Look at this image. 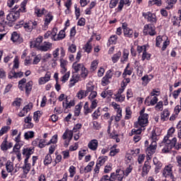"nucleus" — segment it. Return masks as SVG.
<instances>
[{"label":"nucleus","mask_w":181,"mask_h":181,"mask_svg":"<svg viewBox=\"0 0 181 181\" xmlns=\"http://www.w3.org/2000/svg\"><path fill=\"white\" fill-rule=\"evenodd\" d=\"M28 4V0H23L21 4V8L17 11H11L6 16V19L8 22H15L19 19L21 16V12H25L26 5Z\"/></svg>","instance_id":"obj_1"},{"label":"nucleus","mask_w":181,"mask_h":181,"mask_svg":"<svg viewBox=\"0 0 181 181\" xmlns=\"http://www.w3.org/2000/svg\"><path fill=\"white\" fill-rule=\"evenodd\" d=\"M72 73L80 74L82 78H86L88 76V69L86 68L84 64L74 62L72 64Z\"/></svg>","instance_id":"obj_2"},{"label":"nucleus","mask_w":181,"mask_h":181,"mask_svg":"<svg viewBox=\"0 0 181 181\" xmlns=\"http://www.w3.org/2000/svg\"><path fill=\"white\" fill-rule=\"evenodd\" d=\"M175 127H171L168 129L167 135L163 139V144H172L174 148L176 149V142H177V139L176 137L173 138V134H175Z\"/></svg>","instance_id":"obj_3"},{"label":"nucleus","mask_w":181,"mask_h":181,"mask_svg":"<svg viewBox=\"0 0 181 181\" xmlns=\"http://www.w3.org/2000/svg\"><path fill=\"white\" fill-rule=\"evenodd\" d=\"M148 124H149V115H141L138 117L137 122L134 123V127L138 128L139 125V127L145 128V127H148Z\"/></svg>","instance_id":"obj_4"},{"label":"nucleus","mask_w":181,"mask_h":181,"mask_svg":"<svg viewBox=\"0 0 181 181\" xmlns=\"http://www.w3.org/2000/svg\"><path fill=\"white\" fill-rule=\"evenodd\" d=\"M110 175L113 180L122 181L125 179V171L121 168L117 169L115 173H112Z\"/></svg>","instance_id":"obj_5"},{"label":"nucleus","mask_w":181,"mask_h":181,"mask_svg":"<svg viewBox=\"0 0 181 181\" xmlns=\"http://www.w3.org/2000/svg\"><path fill=\"white\" fill-rule=\"evenodd\" d=\"M143 33L150 36H155L156 35V27L151 23L146 24L144 27Z\"/></svg>","instance_id":"obj_6"},{"label":"nucleus","mask_w":181,"mask_h":181,"mask_svg":"<svg viewBox=\"0 0 181 181\" xmlns=\"http://www.w3.org/2000/svg\"><path fill=\"white\" fill-rule=\"evenodd\" d=\"M54 18V16H53L52 12H49L43 18L44 24L42 25L43 30H47V29H49V23H52V21H53Z\"/></svg>","instance_id":"obj_7"},{"label":"nucleus","mask_w":181,"mask_h":181,"mask_svg":"<svg viewBox=\"0 0 181 181\" xmlns=\"http://www.w3.org/2000/svg\"><path fill=\"white\" fill-rule=\"evenodd\" d=\"M65 30H66V28H64L63 30H61L57 35L56 31H54V29L52 37H51L52 40H54V42H59V40H63V39L66 37Z\"/></svg>","instance_id":"obj_8"},{"label":"nucleus","mask_w":181,"mask_h":181,"mask_svg":"<svg viewBox=\"0 0 181 181\" xmlns=\"http://www.w3.org/2000/svg\"><path fill=\"white\" fill-rule=\"evenodd\" d=\"M22 153L23 156L25 158L24 160H29L30 156L35 153V147H23Z\"/></svg>","instance_id":"obj_9"},{"label":"nucleus","mask_w":181,"mask_h":181,"mask_svg":"<svg viewBox=\"0 0 181 181\" xmlns=\"http://www.w3.org/2000/svg\"><path fill=\"white\" fill-rule=\"evenodd\" d=\"M37 21H29L23 25V28L26 32H32L33 29H36Z\"/></svg>","instance_id":"obj_10"},{"label":"nucleus","mask_w":181,"mask_h":181,"mask_svg":"<svg viewBox=\"0 0 181 181\" xmlns=\"http://www.w3.org/2000/svg\"><path fill=\"white\" fill-rule=\"evenodd\" d=\"M59 52H60V54H59ZM59 54H60V59L66 56V49H64L63 47H57L52 52V56L54 59H57Z\"/></svg>","instance_id":"obj_11"},{"label":"nucleus","mask_w":181,"mask_h":181,"mask_svg":"<svg viewBox=\"0 0 181 181\" xmlns=\"http://www.w3.org/2000/svg\"><path fill=\"white\" fill-rule=\"evenodd\" d=\"M143 16L145 19H147L148 22L151 23H156L158 19H156V15L151 12L143 13Z\"/></svg>","instance_id":"obj_12"},{"label":"nucleus","mask_w":181,"mask_h":181,"mask_svg":"<svg viewBox=\"0 0 181 181\" xmlns=\"http://www.w3.org/2000/svg\"><path fill=\"white\" fill-rule=\"evenodd\" d=\"M158 96H153L152 95H150L149 96L146 97L144 103L148 107L151 105H155L158 103Z\"/></svg>","instance_id":"obj_13"},{"label":"nucleus","mask_w":181,"mask_h":181,"mask_svg":"<svg viewBox=\"0 0 181 181\" xmlns=\"http://www.w3.org/2000/svg\"><path fill=\"white\" fill-rule=\"evenodd\" d=\"M33 146H38V148H45V146H47V141L45 139H35L33 142H32Z\"/></svg>","instance_id":"obj_14"},{"label":"nucleus","mask_w":181,"mask_h":181,"mask_svg":"<svg viewBox=\"0 0 181 181\" xmlns=\"http://www.w3.org/2000/svg\"><path fill=\"white\" fill-rule=\"evenodd\" d=\"M62 105L65 110H67L69 108H71V107H74V105H76V101L66 97L65 100L62 103Z\"/></svg>","instance_id":"obj_15"},{"label":"nucleus","mask_w":181,"mask_h":181,"mask_svg":"<svg viewBox=\"0 0 181 181\" xmlns=\"http://www.w3.org/2000/svg\"><path fill=\"white\" fill-rule=\"evenodd\" d=\"M35 127L33 122H32V116L28 115L24 118V128L25 129H32Z\"/></svg>","instance_id":"obj_16"},{"label":"nucleus","mask_w":181,"mask_h":181,"mask_svg":"<svg viewBox=\"0 0 181 181\" xmlns=\"http://www.w3.org/2000/svg\"><path fill=\"white\" fill-rule=\"evenodd\" d=\"M173 168V165L172 164L165 165V167L163 170V176H164V177H172Z\"/></svg>","instance_id":"obj_17"},{"label":"nucleus","mask_w":181,"mask_h":181,"mask_svg":"<svg viewBox=\"0 0 181 181\" xmlns=\"http://www.w3.org/2000/svg\"><path fill=\"white\" fill-rule=\"evenodd\" d=\"M60 63V73L62 74H64L66 71H67V64H69V62L66 59H64V57H62L59 59Z\"/></svg>","instance_id":"obj_18"},{"label":"nucleus","mask_w":181,"mask_h":181,"mask_svg":"<svg viewBox=\"0 0 181 181\" xmlns=\"http://www.w3.org/2000/svg\"><path fill=\"white\" fill-rule=\"evenodd\" d=\"M53 47V44L49 42H44L42 45H41L38 50H40V52H49V50H52V48Z\"/></svg>","instance_id":"obj_19"},{"label":"nucleus","mask_w":181,"mask_h":181,"mask_svg":"<svg viewBox=\"0 0 181 181\" xmlns=\"http://www.w3.org/2000/svg\"><path fill=\"white\" fill-rule=\"evenodd\" d=\"M156 148H158V144L156 141H151L149 147L146 148V155H153L156 152Z\"/></svg>","instance_id":"obj_20"},{"label":"nucleus","mask_w":181,"mask_h":181,"mask_svg":"<svg viewBox=\"0 0 181 181\" xmlns=\"http://www.w3.org/2000/svg\"><path fill=\"white\" fill-rule=\"evenodd\" d=\"M33 108V105L32 103H29L28 105H25L22 110L18 113V117H25L28 115V112L30 111Z\"/></svg>","instance_id":"obj_21"},{"label":"nucleus","mask_w":181,"mask_h":181,"mask_svg":"<svg viewBox=\"0 0 181 181\" xmlns=\"http://www.w3.org/2000/svg\"><path fill=\"white\" fill-rule=\"evenodd\" d=\"M88 148L90 151H97V149H98V140L97 139L90 140L88 144Z\"/></svg>","instance_id":"obj_22"},{"label":"nucleus","mask_w":181,"mask_h":181,"mask_svg":"<svg viewBox=\"0 0 181 181\" xmlns=\"http://www.w3.org/2000/svg\"><path fill=\"white\" fill-rule=\"evenodd\" d=\"M80 77H81V75H80V74L73 73V76L70 79L71 87H73V86H75L76 83H78V81H80Z\"/></svg>","instance_id":"obj_23"},{"label":"nucleus","mask_w":181,"mask_h":181,"mask_svg":"<svg viewBox=\"0 0 181 181\" xmlns=\"http://www.w3.org/2000/svg\"><path fill=\"white\" fill-rule=\"evenodd\" d=\"M32 165L29 163V160H24V165L21 167L24 175H28L30 172Z\"/></svg>","instance_id":"obj_24"},{"label":"nucleus","mask_w":181,"mask_h":181,"mask_svg":"<svg viewBox=\"0 0 181 181\" xmlns=\"http://www.w3.org/2000/svg\"><path fill=\"white\" fill-rule=\"evenodd\" d=\"M50 73L47 72L45 76L41 77L39 78L38 80V83L40 84V86H42V84H46V83H47L48 81H50Z\"/></svg>","instance_id":"obj_25"},{"label":"nucleus","mask_w":181,"mask_h":181,"mask_svg":"<svg viewBox=\"0 0 181 181\" xmlns=\"http://www.w3.org/2000/svg\"><path fill=\"white\" fill-rule=\"evenodd\" d=\"M151 163L148 162H145L142 168L141 176H146L149 171L151 170Z\"/></svg>","instance_id":"obj_26"},{"label":"nucleus","mask_w":181,"mask_h":181,"mask_svg":"<svg viewBox=\"0 0 181 181\" xmlns=\"http://www.w3.org/2000/svg\"><path fill=\"white\" fill-rule=\"evenodd\" d=\"M170 116V111L168 109H165L160 113V119L163 122L168 121L169 119V117Z\"/></svg>","instance_id":"obj_27"},{"label":"nucleus","mask_w":181,"mask_h":181,"mask_svg":"<svg viewBox=\"0 0 181 181\" xmlns=\"http://www.w3.org/2000/svg\"><path fill=\"white\" fill-rule=\"evenodd\" d=\"M6 169L8 172V173H12V172H14V173H16V170H15V167L13 166V163L11 160H8L6 163Z\"/></svg>","instance_id":"obj_28"},{"label":"nucleus","mask_w":181,"mask_h":181,"mask_svg":"<svg viewBox=\"0 0 181 181\" xmlns=\"http://www.w3.org/2000/svg\"><path fill=\"white\" fill-rule=\"evenodd\" d=\"M123 33L126 37H134V30L128 27L123 26Z\"/></svg>","instance_id":"obj_29"},{"label":"nucleus","mask_w":181,"mask_h":181,"mask_svg":"<svg viewBox=\"0 0 181 181\" xmlns=\"http://www.w3.org/2000/svg\"><path fill=\"white\" fill-rule=\"evenodd\" d=\"M43 42V37L39 36L36 38L35 42H31L30 47H40V43Z\"/></svg>","instance_id":"obj_30"},{"label":"nucleus","mask_w":181,"mask_h":181,"mask_svg":"<svg viewBox=\"0 0 181 181\" xmlns=\"http://www.w3.org/2000/svg\"><path fill=\"white\" fill-rule=\"evenodd\" d=\"M12 148V144L11 143H9L8 144V139L5 138L3 142L1 144V151H7L9 148Z\"/></svg>","instance_id":"obj_31"},{"label":"nucleus","mask_w":181,"mask_h":181,"mask_svg":"<svg viewBox=\"0 0 181 181\" xmlns=\"http://www.w3.org/2000/svg\"><path fill=\"white\" fill-rule=\"evenodd\" d=\"M45 13H47V10L45 9V8H35V14L37 18H42Z\"/></svg>","instance_id":"obj_32"},{"label":"nucleus","mask_w":181,"mask_h":181,"mask_svg":"<svg viewBox=\"0 0 181 181\" xmlns=\"http://www.w3.org/2000/svg\"><path fill=\"white\" fill-rule=\"evenodd\" d=\"M11 39L14 43H21V42H22V38L17 32H13L12 33Z\"/></svg>","instance_id":"obj_33"},{"label":"nucleus","mask_w":181,"mask_h":181,"mask_svg":"<svg viewBox=\"0 0 181 181\" xmlns=\"http://www.w3.org/2000/svg\"><path fill=\"white\" fill-rule=\"evenodd\" d=\"M88 95V93H87V91L86 90L80 89L77 93H76V98L78 100H83L86 98Z\"/></svg>","instance_id":"obj_34"},{"label":"nucleus","mask_w":181,"mask_h":181,"mask_svg":"<svg viewBox=\"0 0 181 181\" xmlns=\"http://www.w3.org/2000/svg\"><path fill=\"white\" fill-rule=\"evenodd\" d=\"M164 144H165V146L162 149L163 153H168L170 152V151H172V148H175V146L172 144V143L170 144L164 143Z\"/></svg>","instance_id":"obj_35"},{"label":"nucleus","mask_w":181,"mask_h":181,"mask_svg":"<svg viewBox=\"0 0 181 181\" xmlns=\"http://www.w3.org/2000/svg\"><path fill=\"white\" fill-rule=\"evenodd\" d=\"M151 80H152V76L145 75L144 76H143L141 78L142 86L146 87V86H148V84L149 83V81H151Z\"/></svg>","instance_id":"obj_36"},{"label":"nucleus","mask_w":181,"mask_h":181,"mask_svg":"<svg viewBox=\"0 0 181 181\" xmlns=\"http://www.w3.org/2000/svg\"><path fill=\"white\" fill-rule=\"evenodd\" d=\"M113 94V92L112 90H107V89H105L103 91H102V93H100V97H102V98H107V97H111Z\"/></svg>","instance_id":"obj_37"},{"label":"nucleus","mask_w":181,"mask_h":181,"mask_svg":"<svg viewBox=\"0 0 181 181\" xmlns=\"http://www.w3.org/2000/svg\"><path fill=\"white\" fill-rule=\"evenodd\" d=\"M132 118V110H131L130 107H126L124 119H131Z\"/></svg>","instance_id":"obj_38"},{"label":"nucleus","mask_w":181,"mask_h":181,"mask_svg":"<svg viewBox=\"0 0 181 181\" xmlns=\"http://www.w3.org/2000/svg\"><path fill=\"white\" fill-rule=\"evenodd\" d=\"M163 42H165V35H163V36H160V35L157 36V37L156 39V47H160V45H162V43H163Z\"/></svg>","instance_id":"obj_39"},{"label":"nucleus","mask_w":181,"mask_h":181,"mask_svg":"<svg viewBox=\"0 0 181 181\" xmlns=\"http://www.w3.org/2000/svg\"><path fill=\"white\" fill-rule=\"evenodd\" d=\"M33 86V82L29 81L28 83H25L24 86V90H25L26 94H30L32 91V88Z\"/></svg>","instance_id":"obj_40"},{"label":"nucleus","mask_w":181,"mask_h":181,"mask_svg":"<svg viewBox=\"0 0 181 181\" xmlns=\"http://www.w3.org/2000/svg\"><path fill=\"white\" fill-rule=\"evenodd\" d=\"M170 45V41L169 40V38L168 36H164V41L163 42V46L161 47V50L163 52H165L166 50V47Z\"/></svg>","instance_id":"obj_41"},{"label":"nucleus","mask_w":181,"mask_h":181,"mask_svg":"<svg viewBox=\"0 0 181 181\" xmlns=\"http://www.w3.org/2000/svg\"><path fill=\"white\" fill-rule=\"evenodd\" d=\"M83 112L85 115H87V114H90L93 112V108H91V106L88 105V102H86L84 106H83Z\"/></svg>","instance_id":"obj_42"},{"label":"nucleus","mask_w":181,"mask_h":181,"mask_svg":"<svg viewBox=\"0 0 181 181\" xmlns=\"http://www.w3.org/2000/svg\"><path fill=\"white\" fill-rule=\"evenodd\" d=\"M153 165H155V166H156V172L157 170H159V169H160L162 168V163H160V161H159V160H158V158L154 157L153 158Z\"/></svg>","instance_id":"obj_43"},{"label":"nucleus","mask_w":181,"mask_h":181,"mask_svg":"<svg viewBox=\"0 0 181 181\" xmlns=\"http://www.w3.org/2000/svg\"><path fill=\"white\" fill-rule=\"evenodd\" d=\"M69 173V177H74L76 173H77V170L74 165H71L68 170Z\"/></svg>","instance_id":"obj_44"},{"label":"nucleus","mask_w":181,"mask_h":181,"mask_svg":"<svg viewBox=\"0 0 181 181\" xmlns=\"http://www.w3.org/2000/svg\"><path fill=\"white\" fill-rule=\"evenodd\" d=\"M132 74V70L129 68V64H127L122 74L123 78H125L127 76H131Z\"/></svg>","instance_id":"obj_45"},{"label":"nucleus","mask_w":181,"mask_h":181,"mask_svg":"<svg viewBox=\"0 0 181 181\" xmlns=\"http://www.w3.org/2000/svg\"><path fill=\"white\" fill-rule=\"evenodd\" d=\"M32 138H35V132L28 131L24 133V139H26V141L32 139Z\"/></svg>","instance_id":"obj_46"},{"label":"nucleus","mask_w":181,"mask_h":181,"mask_svg":"<svg viewBox=\"0 0 181 181\" xmlns=\"http://www.w3.org/2000/svg\"><path fill=\"white\" fill-rule=\"evenodd\" d=\"M156 131H158V129H156L151 133V139L152 140V142H156V141L159 139V135H160V134L156 133Z\"/></svg>","instance_id":"obj_47"},{"label":"nucleus","mask_w":181,"mask_h":181,"mask_svg":"<svg viewBox=\"0 0 181 181\" xmlns=\"http://www.w3.org/2000/svg\"><path fill=\"white\" fill-rule=\"evenodd\" d=\"M118 40V35H111L108 40L109 45H117V41Z\"/></svg>","instance_id":"obj_48"},{"label":"nucleus","mask_w":181,"mask_h":181,"mask_svg":"<svg viewBox=\"0 0 181 181\" xmlns=\"http://www.w3.org/2000/svg\"><path fill=\"white\" fill-rule=\"evenodd\" d=\"M107 160H108V157L107 156L99 157L97 164L100 166H103V165H104Z\"/></svg>","instance_id":"obj_49"},{"label":"nucleus","mask_w":181,"mask_h":181,"mask_svg":"<svg viewBox=\"0 0 181 181\" xmlns=\"http://www.w3.org/2000/svg\"><path fill=\"white\" fill-rule=\"evenodd\" d=\"M122 54V53L121 52V51H119L116 54H113V56L112 57V63H117L118 60H119Z\"/></svg>","instance_id":"obj_50"},{"label":"nucleus","mask_w":181,"mask_h":181,"mask_svg":"<svg viewBox=\"0 0 181 181\" xmlns=\"http://www.w3.org/2000/svg\"><path fill=\"white\" fill-rule=\"evenodd\" d=\"M23 146V143H16L13 148V153L21 152V148Z\"/></svg>","instance_id":"obj_51"},{"label":"nucleus","mask_w":181,"mask_h":181,"mask_svg":"<svg viewBox=\"0 0 181 181\" xmlns=\"http://www.w3.org/2000/svg\"><path fill=\"white\" fill-rule=\"evenodd\" d=\"M115 101H117L118 103H123V101L125 100V95L117 93L115 95Z\"/></svg>","instance_id":"obj_52"},{"label":"nucleus","mask_w":181,"mask_h":181,"mask_svg":"<svg viewBox=\"0 0 181 181\" xmlns=\"http://www.w3.org/2000/svg\"><path fill=\"white\" fill-rule=\"evenodd\" d=\"M99 61L98 59L93 60L90 64V71H95L97 70V67H98Z\"/></svg>","instance_id":"obj_53"},{"label":"nucleus","mask_w":181,"mask_h":181,"mask_svg":"<svg viewBox=\"0 0 181 181\" xmlns=\"http://www.w3.org/2000/svg\"><path fill=\"white\" fill-rule=\"evenodd\" d=\"M52 156L50 154H47L44 158V165H50L52 162Z\"/></svg>","instance_id":"obj_54"},{"label":"nucleus","mask_w":181,"mask_h":181,"mask_svg":"<svg viewBox=\"0 0 181 181\" xmlns=\"http://www.w3.org/2000/svg\"><path fill=\"white\" fill-rule=\"evenodd\" d=\"M94 85H93V83H88L86 85V90L85 91H86L87 94H88V93H93L95 92V90H94Z\"/></svg>","instance_id":"obj_55"},{"label":"nucleus","mask_w":181,"mask_h":181,"mask_svg":"<svg viewBox=\"0 0 181 181\" xmlns=\"http://www.w3.org/2000/svg\"><path fill=\"white\" fill-rule=\"evenodd\" d=\"M177 2V0H165V4L168 5L166 9H170V8H173V5Z\"/></svg>","instance_id":"obj_56"},{"label":"nucleus","mask_w":181,"mask_h":181,"mask_svg":"<svg viewBox=\"0 0 181 181\" xmlns=\"http://www.w3.org/2000/svg\"><path fill=\"white\" fill-rule=\"evenodd\" d=\"M147 47H148V46H146V45H142V46L138 45L136 47V50H137L139 54H141V53L146 52L147 50Z\"/></svg>","instance_id":"obj_57"},{"label":"nucleus","mask_w":181,"mask_h":181,"mask_svg":"<svg viewBox=\"0 0 181 181\" xmlns=\"http://www.w3.org/2000/svg\"><path fill=\"white\" fill-rule=\"evenodd\" d=\"M129 56V51H128V49H124L121 62H127Z\"/></svg>","instance_id":"obj_58"},{"label":"nucleus","mask_w":181,"mask_h":181,"mask_svg":"<svg viewBox=\"0 0 181 181\" xmlns=\"http://www.w3.org/2000/svg\"><path fill=\"white\" fill-rule=\"evenodd\" d=\"M81 104L76 105L75 106V110H74V115L75 117H78L80 115V112H81V108H82Z\"/></svg>","instance_id":"obj_59"},{"label":"nucleus","mask_w":181,"mask_h":181,"mask_svg":"<svg viewBox=\"0 0 181 181\" xmlns=\"http://www.w3.org/2000/svg\"><path fill=\"white\" fill-rule=\"evenodd\" d=\"M9 129H11V127L9 126H4L1 127L0 129V136H2L3 135H5V134H7Z\"/></svg>","instance_id":"obj_60"},{"label":"nucleus","mask_w":181,"mask_h":181,"mask_svg":"<svg viewBox=\"0 0 181 181\" xmlns=\"http://www.w3.org/2000/svg\"><path fill=\"white\" fill-rule=\"evenodd\" d=\"M52 59V54L47 53L41 57L42 63H47Z\"/></svg>","instance_id":"obj_61"},{"label":"nucleus","mask_w":181,"mask_h":181,"mask_svg":"<svg viewBox=\"0 0 181 181\" xmlns=\"http://www.w3.org/2000/svg\"><path fill=\"white\" fill-rule=\"evenodd\" d=\"M58 139H59V136H57V134H54V136H52L50 141L47 142V146H49V145H50L51 144H56L57 143Z\"/></svg>","instance_id":"obj_62"},{"label":"nucleus","mask_w":181,"mask_h":181,"mask_svg":"<svg viewBox=\"0 0 181 181\" xmlns=\"http://www.w3.org/2000/svg\"><path fill=\"white\" fill-rule=\"evenodd\" d=\"M40 117H42V113L40 111H36L34 112L33 119L35 122H39V119H40Z\"/></svg>","instance_id":"obj_63"},{"label":"nucleus","mask_w":181,"mask_h":181,"mask_svg":"<svg viewBox=\"0 0 181 181\" xmlns=\"http://www.w3.org/2000/svg\"><path fill=\"white\" fill-rule=\"evenodd\" d=\"M69 78H70V71L65 72V74L61 78V81L63 83H66V81L69 80Z\"/></svg>","instance_id":"obj_64"}]
</instances>
